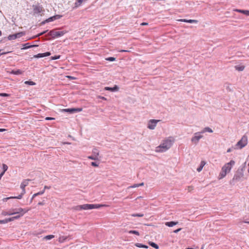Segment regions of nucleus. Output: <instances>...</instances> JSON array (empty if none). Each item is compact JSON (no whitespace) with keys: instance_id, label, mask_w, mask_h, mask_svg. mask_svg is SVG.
I'll return each mask as SVG.
<instances>
[{"instance_id":"1","label":"nucleus","mask_w":249,"mask_h":249,"mask_svg":"<svg viewBox=\"0 0 249 249\" xmlns=\"http://www.w3.org/2000/svg\"><path fill=\"white\" fill-rule=\"evenodd\" d=\"M175 142V139L172 137H169L163 140L161 144L156 147V151L158 152H163L169 149L173 145Z\"/></svg>"},{"instance_id":"2","label":"nucleus","mask_w":249,"mask_h":249,"mask_svg":"<svg viewBox=\"0 0 249 249\" xmlns=\"http://www.w3.org/2000/svg\"><path fill=\"white\" fill-rule=\"evenodd\" d=\"M248 144V138L246 136H243L234 146V149H242Z\"/></svg>"},{"instance_id":"3","label":"nucleus","mask_w":249,"mask_h":249,"mask_svg":"<svg viewBox=\"0 0 249 249\" xmlns=\"http://www.w3.org/2000/svg\"><path fill=\"white\" fill-rule=\"evenodd\" d=\"M106 204H85L83 205V209L84 210H91L94 209H99L101 207H107Z\"/></svg>"},{"instance_id":"4","label":"nucleus","mask_w":249,"mask_h":249,"mask_svg":"<svg viewBox=\"0 0 249 249\" xmlns=\"http://www.w3.org/2000/svg\"><path fill=\"white\" fill-rule=\"evenodd\" d=\"M23 211V209L21 208H19L18 209H12L9 210V211H3L1 213V214L3 216L11 215L17 213H18L21 212Z\"/></svg>"},{"instance_id":"5","label":"nucleus","mask_w":249,"mask_h":249,"mask_svg":"<svg viewBox=\"0 0 249 249\" xmlns=\"http://www.w3.org/2000/svg\"><path fill=\"white\" fill-rule=\"evenodd\" d=\"M31 179H24L23 180L22 183L20 184V188L22 189V192L21 194L17 196L18 199H21L23 196L25 194V188L26 186H27L29 184V182L31 181Z\"/></svg>"},{"instance_id":"6","label":"nucleus","mask_w":249,"mask_h":249,"mask_svg":"<svg viewBox=\"0 0 249 249\" xmlns=\"http://www.w3.org/2000/svg\"><path fill=\"white\" fill-rule=\"evenodd\" d=\"M67 32L64 31H57L53 30L49 32V35L53 38H56L63 36Z\"/></svg>"},{"instance_id":"7","label":"nucleus","mask_w":249,"mask_h":249,"mask_svg":"<svg viewBox=\"0 0 249 249\" xmlns=\"http://www.w3.org/2000/svg\"><path fill=\"white\" fill-rule=\"evenodd\" d=\"M235 161L234 160H231L229 162L225 164L222 168V171H230L232 167L234 165Z\"/></svg>"},{"instance_id":"8","label":"nucleus","mask_w":249,"mask_h":249,"mask_svg":"<svg viewBox=\"0 0 249 249\" xmlns=\"http://www.w3.org/2000/svg\"><path fill=\"white\" fill-rule=\"evenodd\" d=\"M201 132H196L194 134V136L191 139V142L195 144H197L200 139L203 137V136L201 135Z\"/></svg>"},{"instance_id":"9","label":"nucleus","mask_w":249,"mask_h":249,"mask_svg":"<svg viewBox=\"0 0 249 249\" xmlns=\"http://www.w3.org/2000/svg\"><path fill=\"white\" fill-rule=\"evenodd\" d=\"M160 120H155L151 119L149 121L148 123L147 127L149 129L153 130L156 127L158 122H159Z\"/></svg>"},{"instance_id":"10","label":"nucleus","mask_w":249,"mask_h":249,"mask_svg":"<svg viewBox=\"0 0 249 249\" xmlns=\"http://www.w3.org/2000/svg\"><path fill=\"white\" fill-rule=\"evenodd\" d=\"M82 110V108H66L62 110V112H68L70 114L74 113L76 112H79Z\"/></svg>"},{"instance_id":"11","label":"nucleus","mask_w":249,"mask_h":249,"mask_svg":"<svg viewBox=\"0 0 249 249\" xmlns=\"http://www.w3.org/2000/svg\"><path fill=\"white\" fill-rule=\"evenodd\" d=\"M24 35V33L22 32H19L13 35H10L8 36V39L9 40H14L16 38H19L22 36Z\"/></svg>"},{"instance_id":"12","label":"nucleus","mask_w":249,"mask_h":249,"mask_svg":"<svg viewBox=\"0 0 249 249\" xmlns=\"http://www.w3.org/2000/svg\"><path fill=\"white\" fill-rule=\"evenodd\" d=\"M92 152V155L89 156L88 158L92 160H97L98 159V156L99 154V150L97 148H94L93 149Z\"/></svg>"},{"instance_id":"13","label":"nucleus","mask_w":249,"mask_h":249,"mask_svg":"<svg viewBox=\"0 0 249 249\" xmlns=\"http://www.w3.org/2000/svg\"><path fill=\"white\" fill-rule=\"evenodd\" d=\"M30 209H23V212H21L20 213H17L18 215L14 216V218H15L16 219H18L20 217L22 216L24 213L28 212Z\"/></svg>"},{"instance_id":"14","label":"nucleus","mask_w":249,"mask_h":249,"mask_svg":"<svg viewBox=\"0 0 249 249\" xmlns=\"http://www.w3.org/2000/svg\"><path fill=\"white\" fill-rule=\"evenodd\" d=\"M178 21L190 23H197L198 22V21L197 20L195 19H180L178 20Z\"/></svg>"},{"instance_id":"15","label":"nucleus","mask_w":249,"mask_h":249,"mask_svg":"<svg viewBox=\"0 0 249 249\" xmlns=\"http://www.w3.org/2000/svg\"><path fill=\"white\" fill-rule=\"evenodd\" d=\"M105 89L106 90H109L112 92L117 91L119 90V87L117 85H115L113 88L106 87L105 88Z\"/></svg>"},{"instance_id":"16","label":"nucleus","mask_w":249,"mask_h":249,"mask_svg":"<svg viewBox=\"0 0 249 249\" xmlns=\"http://www.w3.org/2000/svg\"><path fill=\"white\" fill-rule=\"evenodd\" d=\"M42 11V7L39 6H36L34 7V12L35 14H39Z\"/></svg>"},{"instance_id":"17","label":"nucleus","mask_w":249,"mask_h":249,"mask_svg":"<svg viewBox=\"0 0 249 249\" xmlns=\"http://www.w3.org/2000/svg\"><path fill=\"white\" fill-rule=\"evenodd\" d=\"M178 224V222H174V221H171V222H166L165 224L166 226L171 227L175 225H176Z\"/></svg>"},{"instance_id":"18","label":"nucleus","mask_w":249,"mask_h":249,"mask_svg":"<svg viewBox=\"0 0 249 249\" xmlns=\"http://www.w3.org/2000/svg\"><path fill=\"white\" fill-rule=\"evenodd\" d=\"M206 132H210V133H212L213 132V130L209 127H205L201 131V133H204Z\"/></svg>"},{"instance_id":"19","label":"nucleus","mask_w":249,"mask_h":249,"mask_svg":"<svg viewBox=\"0 0 249 249\" xmlns=\"http://www.w3.org/2000/svg\"><path fill=\"white\" fill-rule=\"evenodd\" d=\"M67 236H60L58 238V242L59 243H63L67 239Z\"/></svg>"},{"instance_id":"20","label":"nucleus","mask_w":249,"mask_h":249,"mask_svg":"<svg viewBox=\"0 0 249 249\" xmlns=\"http://www.w3.org/2000/svg\"><path fill=\"white\" fill-rule=\"evenodd\" d=\"M205 164V162L204 161H201L200 166L197 168V171H201Z\"/></svg>"},{"instance_id":"21","label":"nucleus","mask_w":249,"mask_h":249,"mask_svg":"<svg viewBox=\"0 0 249 249\" xmlns=\"http://www.w3.org/2000/svg\"><path fill=\"white\" fill-rule=\"evenodd\" d=\"M24 47L23 48V49H29V48L34 47H37V46H38V45H29L28 43H26L24 45Z\"/></svg>"},{"instance_id":"22","label":"nucleus","mask_w":249,"mask_h":249,"mask_svg":"<svg viewBox=\"0 0 249 249\" xmlns=\"http://www.w3.org/2000/svg\"><path fill=\"white\" fill-rule=\"evenodd\" d=\"M144 185L143 183L142 182L141 183H139V184H135L134 185H132V186H130L128 187V189H130V188H136V187H140V186H142Z\"/></svg>"},{"instance_id":"23","label":"nucleus","mask_w":249,"mask_h":249,"mask_svg":"<svg viewBox=\"0 0 249 249\" xmlns=\"http://www.w3.org/2000/svg\"><path fill=\"white\" fill-rule=\"evenodd\" d=\"M11 73L13 74H15V75H19V74H22V72L21 71H20L19 70H18L17 71L13 70V71H12Z\"/></svg>"},{"instance_id":"24","label":"nucleus","mask_w":249,"mask_h":249,"mask_svg":"<svg viewBox=\"0 0 249 249\" xmlns=\"http://www.w3.org/2000/svg\"><path fill=\"white\" fill-rule=\"evenodd\" d=\"M55 20V17L54 16H53L52 17L49 18L47 19L45 21L42 22V24H44L46 22H49L52 21H53Z\"/></svg>"},{"instance_id":"25","label":"nucleus","mask_w":249,"mask_h":249,"mask_svg":"<svg viewBox=\"0 0 249 249\" xmlns=\"http://www.w3.org/2000/svg\"><path fill=\"white\" fill-rule=\"evenodd\" d=\"M235 68L238 71H242L244 70L245 67L243 66H235Z\"/></svg>"},{"instance_id":"26","label":"nucleus","mask_w":249,"mask_h":249,"mask_svg":"<svg viewBox=\"0 0 249 249\" xmlns=\"http://www.w3.org/2000/svg\"><path fill=\"white\" fill-rule=\"evenodd\" d=\"M149 245L152 247L156 249H159V246L154 242H149Z\"/></svg>"},{"instance_id":"27","label":"nucleus","mask_w":249,"mask_h":249,"mask_svg":"<svg viewBox=\"0 0 249 249\" xmlns=\"http://www.w3.org/2000/svg\"><path fill=\"white\" fill-rule=\"evenodd\" d=\"M128 233L130 234H134L138 236L140 235V233H139V231H137L130 230V231H128Z\"/></svg>"},{"instance_id":"28","label":"nucleus","mask_w":249,"mask_h":249,"mask_svg":"<svg viewBox=\"0 0 249 249\" xmlns=\"http://www.w3.org/2000/svg\"><path fill=\"white\" fill-rule=\"evenodd\" d=\"M74 210L76 211H81L82 210H83V205H78L74 207Z\"/></svg>"},{"instance_id":"29","label":"nucleus","mask_w":249,"mask_h":249,"mask_svg":"<svg viewBox=\"0 0 249 249\" xmlns=\"http://www.w3.org/2000/svg\"><path fill=\"white\" fill-rule=\"evenodd\" d=\"M54 237V236L53 235H47V236H45L44 237V239H46V240H50V239L53 238Z\"/></svg>"},{"instance_id":"30","label":"nucleus","mask_w":249,"mask_h":249,"mask_svg":"<svg viewBox=\"0 0 249 249\" xmlns=\"http://www.w3.org/2000/svg\"><path fill=\"white\" fill-rule=\"evenodd\" d=\"M133 217H143L144 214L142 213H134L131 214Z\"/></svg>"},{"instance_id":"31","label":"nucleus","mask_w":249,"mask_h":249,"mask_svg":"<svg viewBox=\"0 0 249 249\" xmlns=\"http://www.w3.org/2000/svg\"><path fill=\"white\" fill-rule=\"evenodd\" d=\"M44 56V53H38L37 54L35 55L34 56V57L35 58H41L43 57Z\"/></svg>"},{"instance_id":"32","label":"nucleus","mask_w":249,"mask_h":249,"mask_svg":"<svg viewBox=\"0 0 249 249\" xmlns=\"http://www.w3.org/2000/svg\"><path fill=\"white\" fill-rule=\"evenodd\" d=\"M226 175V172H221L219 177H218V178L219 179H221L222 178H223L224 177H225V176Z\"/></svg>"},{"instance_id":"33","label":"nucleus","mask_w":249,"mask_h":249,"mask_svg":"<svg viewBox=\"0 0 249 249\" xmlns=\"http://www.w3.org/2000/svg\"><path fill=\"white\" fill-rule=\"evenodd\" d=\"M25 84L29 85H35L36 84V83L34 82L31 81H26L25 82Z\"/></svg>"},{"instance_id":"34","label":"nucleus","mask_w":249,"mask_h":249,"mask_svg":"<svg viewBox=\"0 0 249 249\" xmlns=\"http://www.w3.org/2000/svg\"><path fill=\"white\" fill-rule=\"evenodd\" d=\"M115 59H116V58L113 57H107L106 58V60L109 61H114L115 60Z\"/></svg>"},{"instance_id":"35","label":"nucleus","mask_w":249,"mask_h":249,"mask_svg":"<svg viewBox=\"0 0 249 249\" xmlns=\"http://www.w3.org/2000/svg\"><path fill=\"white\" fill-rule=\"evenodd\" d=\"M13 198H17V199H18L17 196H10V197H9L4 198L2 200H3V201H6L8 199H13Z\"/></svg>"},{"instance_id":"36","label":"nucleus","mask_w":249,"mask_h":249,"mask_svg":"<svg viewBox=\"0 0 249 249\" xmlns=\"http://www.w3.org/2000/svg\"><path fill=\"white\" fill-rule=\"evenodd\" d=\"M44 190H43L41 192H39L38 193H37L36 194H35L34 195H33V197H35V196H36L38 195H42L43 194H44Z\"/></svg>"},{"instance_id":"37","label":"nucleus","mask_w":249,"mask_h":249,"mask_svg":"<svg viewBox=\"0 0 249 249\" xmlns=\"http://www.w3.org/2000/svg\"><path fill=\"white\" fill-rule=\"evenodd\" d=\"M8 169V166L5 164H2V170H3V171H6Z\"/></svg>"},{"instance_id":"38","label":"nucleus","mask_w":249,"mask_h":249,"mask_svg":"<svg viewBox=\"0 0 249 249\" xmlns=\"http://www.w3.org/2000/svg\"><path fill=\"white\" fill-rule=\"evenodd\" d=\"M60 57V55H55V56H52L51 57V59L52 60H56V59H59Z\"/></svg>"},{"instance_id":"39","label":"nucleus","mask_w":249,"mask_h":249,"mask_svg":"<svg viewBox=\"0 0 249 249\" xmlns=\"http://www.w3.org/2000/svg\"><path fill=\"white\" fill-rule=\"evenodd\" d=\"M187 189L189 192H191L194 190V187L192 186H188Z\"/></svg>"},{"instance_id":"40","label":"nucleus","mask_w":249,"mask_h":249,"mask_svg":"<svg viewBox=\"0 0 249 249\" xmlns=\"http://www.w3.org/2000/svg\"><path fill=\"white\" fill-rule=\"evenodd\" d=\"M47 32V30L46 31H43L40 33H39V34H38L36 36H35L34 37V38L36 37H38V36H39L43 34H44L45 33H46V32Z\"/></svg>"},{"instance_id":"41","label":"nucleus","mask_w":249,"mask_h":249,"mask_svg":"<svg viewBox=\"0 0 249 249\" xmlns=\"http://www.w3.org/2000/svg\"><path fill=\"white\" fill-rule=\"evenodd\" d=\"M6 223H7L6 218L4 220H0V224H6Z\"/></svg>"},{"instance_id":"42","label":"nucleus","mask_w":249,"mask_h":249,"mask_svg":"<svg viewBox=\"0 0 249 249\" xmlns=\"http://www.w3.org/2000/svg\"><path fill=\"white\" fill-rule=\"evenodd\" d=\"M54 17H55V20H56V19H58L62 17V16L59 15H56L54 16Z\"/></svg>"},{"instance_id":"43","label":"nucleus","mask_w":249,"mask_h":249,"mask_svg":"<svg viewBox=\"0 0 249 249\" xmlns=\"http://www.w3.org/2000/svg\"><path fill=\"white\" fill-rule=\"evenodd\" d=\"M135 246L139 248H142L143 245L140 243H136Z\"/></svg>"},{"instance_id":"44","label":"nucleus","mask_w":249,"mask_h":249,"mask_svg":"<svg viewBox=\"0 0 249 249\" xmlns=\"http://www.w3.org/2000/svg\"><path fill=\"white\" fill-rule=\"evenodd\" d=\"M0 96L2 97H7L9 96V94L5 93H0Z\"/></svg>"},{"instance_id":"45","label":"nucleus","mask_w":249,"mask_h":249,"mask_svg":"<svg viewBox=\"0 0 249 249\" xmlns=\"http://www.w3.org/2000/svg\"><path fill=\"white\" fill-rule=\"evenodd\" d=\"M243 14L249 16V10H245L244 12H243Z\"/></svg>"},{"instance_id":"46","label":"nucleus","mask_w":249,"mask_h":249,"mask_svg":"<svg viewBox=\"0 0 249 249\" xmlns=\"http://www.w3.org/2000/svg\"><path fill=\"white\" fill-rule=\"evenodd\" d=\"M44 53V56L45 57V56H49L51 55V53L50 52H46V53Z\"/></svg>"},{"instance_id":"47","label":"nucleus","mask_w":249,"mask_h":249,"mask_svg":"<svg viewBox=\"0 0 249 249\" xmlns=\"http://www.w3.org/2000/svg\"><path fill=\"white\" fill-rule=\"evenodd\" d=\"M45 120H54V118H52V117H46Z\"/></svg>"},{"instance_id":"48","label":"nucleus","mask_w":249,"mask_h":249,"mask_svg":"<svg viewBox=\"0 0 249 249\" xmlns=\"http://www.w3.org/2000/svg\"><path fill=\"white\" fill-rule=\"evenodd\" d=\"M91 164L93 166H98V164L95 162H92Z\"/></svg>"},{"instance_id":"49","label":"nucleus","mask_w":249,"mask_h":249,"mask_svg":"<svg viewBox=\"0 0 249 249\" xmlns=\"http://www.w3.org/2000/svg\"><path fill=\"white\" fill-rule=\"evenodd\" d=\"M237 12H238L239 13H243V12L245 11V10H239V9H236L235 10Z\"/></svg>"},{"instance_id":"50","label":"nucleus","mask_w":249,"mask_h":249,"mask_svg":"<svg viewBox=\"0 0 249 249\" xmlns=\"http://www.w3.org/2000/svg\"><path fill=\"white\" fill-rule=\"evenodd\" d=\"M67 77L70 79H75L76 78L74 77L71 76H67Z\"/></svg>"},{"instance_id":"51","label":"nucleus","mask_w":249,"mask_h":249,"mask_svg":"<svg viewBox=\"0 0 249 249\" xmlns=\"http://www.w3.org/2000/svg\"><path fill=\"white\" fill-rule=\"evenodd\" d=\"M6 220H7V223L13 221L12 217L6 218Z\"/></svg>"},{"instance_id":"52","label":"nucleus","mask_w":249,"mask_h":249,"mask_svg":"<svg viewBox=\"0 0 249 249\" xmlns=\"http://www.w3.org/2000/svg\"><path fill=\"white\" fill-rule=\"evenodd\" d=\"M181 228H179V229H177V230H175L174 232L175 233H178V231H181Z\"/></svg>"},{"instance_id":"53","label":"nucleus","mask_w":249,"mask_h":249,"mask_svg":"<svg viewBox=\"0 0 249 249\" xmlns=\"http://www.w3.org/2000/svg\"><path fill=\"white\" fill-rule=\"evenodd\" d=\"M147 24H148V23H146V22H142V23L141 24V25H142V26H143V25H147Z\"/></svg>"},{"instance_id":"54","label":"nucleus","mask_w":249,"mask_h":249,"mask_svg":"<svg viewBox=\"0 0 249 249\" xmlns=\"http://www.w3.org/2000/svg\"><path fill=\"white\" fill-rule=\"evenodd\" d=\"M50 188V186H45L44 190H45L46 189H49Z\"/></svg>"},{"instance_id":"55","label":"nucleus","mask_w":249,"mask_h":249,"mask_svg":"<svg viewBox=\"0 0 249 249\" xmlns=\"http://www.w3.org/2000/svg\"><path fill=\"white\" fill-rule=\"evenodd\" d=\"M99 98H100V99H102L105 100H107V99L104 97L99 96Z\"/></svg>"},{"instance_id":"56","label":"nucleus","mask_w":249,"mask_h":249,"mask_svg":"<svg viewBox=\"0 0 249 249\" xmlns=\"http://www.w3.org/2000/svg\"><path fill=\"white\" fill-rule=\"evenodd\" d=\"M6 130L5 129L0 128V132H4Z\"/></svg>"},{"instance_id":"57","label":"nucleus","mask_w":249,"mask_h":249,"mask_svg":"<svg viewBox=\"0 0 249 249\" xmlns=\"http://www.w3.org/2000/svg\"><path fill=\"white\" fill-rule=\"evenodd\" d=\"M4 172H1L0 174V178H1V177L3 175Z\"/></svg>"},{"instance_id":"58","label":"nucleus","mask_w":249,"mask_h":249,"mask_svg":"<svg viewBox=\"0 0 249 249\" xmlns=\"http://www.w3.org/2000/svg\"><path fill=\"white\" fill-rule=\"evenodd\" d=\"M142 248H146V249H147V248H148V246H146V245H143V247H142Z\"/></svg>"},{"instance_id":"59","label":"nucleus","mask_w":249,"mask_h":249,"mask_svg":"<svg viewBox=\"0 0 249 249\" xmlns=\"http://www.w3.org/2000/svg\"><path fill=\"white\" fill-rule=\"evenodd\" d=\"M120 52H127V51L122 50L119 51Z\"/></svg>"},{"instance_id":"60","label":"nucleus","mask_w":249,"mask_h":249,"mask_svg":"<svg viewBox=\"0 0 249 249\" xmlns=\"http://www.w3.org/2000/svg\"><path fill=\"white\" fill-rule=\"evenodd\" d=\"M231 151V148L228 149L227 150V152H230Z\"/></svg>"},{"instance_id":"61","label":"nucleus","mask_w":249,"mask_h":249,"mask_svg":"<svg viewBox=\"0 0 249 249\" xmlns=\"http://www.w3.org/2000/svg\"><path fill=\"white\" fill-rule=\"evenodd\" d=\"M12 220L14 221L15 219V218H14V216L13 217H12Z\"/></svg>"},{"instance_id":"62","label":"nucleus","mask_w":249,"mask_h":249,"mask_svg":"<svg viewBox=\"0 0 249 249\" xmlns=\"http://www.w3.org/2000/svg\"><path fill=\"white\" fill-rule=\"evenodd\" d=\"M7 53H0V56L1 55V54H6Z\"/></svg>"},{"instance_id":"63","label":"nucleus","mask_w":249,"mask_h":249,"mask_svg":"<svg viewBox=\"0 0 249 249\" xmlns=\"http://www.w3.org/2000/svg\"><path fill=\"white\" fill-rule=\"evenodd\" d=\"M42 202H39L38 203V205H42Z\"/></svg>"},{"instance_id":"64","label":"nucleus","mask_w":249,"mask_h":249,"mask_svg":"<svg viewBox=\"0 0 249 249\" xmlns=\"http://www.w3.org/2000/svg\"><path fill=\"white\" fill-rule=\"evenodd\" d=\"M244 222H245V223H248V224H249V222L245 221Z\"/></svg>"}]
</instances>
